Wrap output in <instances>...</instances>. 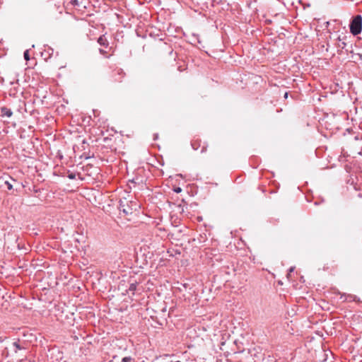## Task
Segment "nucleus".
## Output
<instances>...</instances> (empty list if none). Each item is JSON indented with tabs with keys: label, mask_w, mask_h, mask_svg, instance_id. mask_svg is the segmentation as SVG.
Listing matches in <instances>:
<instances>
[{
	"label": "nucleus",
	"mask_w": 362,
	"mask_h": 362,
	"mask_svg": "<svg viewBox=\"0 0 362 362\" xmlns=\"http://www.w3.org/2000/svg\"><path fill=\"white\" fill-rule=\"evenodd\" d=\"M5 184L7 185L8 189H11L13 188V185L9 182L6 181Z\"/></svg>",
	"instance_id": "obj_13"
},
{
	"label": "nucleus",
	"mask_w": 362,
	"mask_h": 362,
	"mask_svg": "<svg viewBox=\"0 0 362 362\" xmlns=\"http://www.w3.org/2000/svg\"><path fill=\"white\" fill-rule=\"evenodd\" d=\"M100 54H105L106 53V51H105V50H104L103 49H100Z\"/></svg>",
	"instance_id": "obj_16"
},
{
	"label": "nucleus",
	"mask_w": 362,
	"mask_h": 362,
	"mask_svg": "<svg viewBox=\"0 0 362 362\" xmlns=\"http://www.w3.org/2000/svg\"><path fill=\"white\" fill-rule=\"evenodd\" d=\"M83 0H71V3L74 5V6H77L78 7H81V6H83V7H86V6L83 4Z\"/></svg>",
	"instance_id": "obj_6"
},
{
	"label": "nucleus",
	"mask_w": 362,
	"mask_h": 362,
	"mask_svg": "<svg viewBox=\"0 0 362 362\" xmlns=\"http://www.w3.org/2000/svg\"><path fill=\"white\" fill-rule=\"evenodd\" d=\"M121 362H135L134 359L130 356H124L122 358Z\"/></svg>",
	"instance_id": "obj_9"
},
{
	"label": "nucleus",
	"mask_w": 362,
	"mask_h": 362,
	"mask_svg": "<svg viewBox=\"0 0 362 362\" xmlns=\"http://www.w3.org/2000/svg\"><path fill=\"white\" fill-rule=\"evenodd\" d=\"M23 57H24V59H25L26 61H28V60L30 59L29 49H26V50L24 52Z\"/></svg>",
	"instance_id": "obj_12"
},
{
	"label": "nucleus",
	"mask_w": 362,
	"mask_h": 362,
	"mask_svg": "<svg viewBox=\"0 0 362 362\" xmlns=\"http://www.w3.org/2000/svg\"><path fill=\"white\" fill-rule=\"evenodd\" d=\"M119 210V214L122 213L124 216L131 215L132 214V209L129 206H125L122 202H120Z\"/></svg>",
	"instance_id": "obj_1"
},
{
	"label": "nucleus",
	"mask_w": 362,
	"mask_h": 362,
	"mask_svg": "<svg viewBox=\"0 0 362 362\" xmlns=\"http://www.w3.org/2000/svg\"><path fill=\"white\" fill-rule=\"evenodd\" d=\"M129 281L126 280H122L119 284L118 285V290L121 291L122 294L125 293H128V287H129Z\"/></svg>",
	"instance_id": "obj_3"
},
{
	"label": "nucleus",
	"mask_w": 362,
	"mask_h": 362,
	"mask_svg": "<svg viewBox=\"0 0 362 362\" xmlns=\"http://www.w3.org/2000/svg\"><path fill=\"white\" fill-rule=\"evenodd\" d=\"M13 346L15 347V351L17 352L18 350H21L23 348L21 346L18 342H13Z\"/></svg>",
	"instance_id": "obj_11"
},
{
	"label": "nucleus",
	"mask_w": 362,
	"mask_h": 362,
	"mask_svg": "<svg viewBox=\"0 0 362 362\" xmlns=\"http://www.w3.org/2000/svg\"><path fill=\"white\" fill-rule=\"evenodd\" d=\"M351 23H362V16L361 15L356 16L351 20Z\"/></svg>",
	"instance_id": "obj_8"
},
{
	"label": "nucleus",
	"mask_w": 362,
	"mask_h": 362,
	"mask_svg": "<svg viewBox=\"0 0 362 362\" xmlns=\"http://www.w3.org/2000/svg\"><path fill=\"white\" fill-rule=\"evenodd\" d=\"M253 31H254V30H252V29L251 30H250V33L251 34H252Z\"/></svg>",
	"instance_id": "obj_20"
},
{
	"label": "nucleus",
	"mask_w": 362,
	"mask_h": 362,
	"mask_svg": "<svg viewBox=\"0 0 362 362\" xmlns=\"http://www.w3.org/2000/svg\"><path fill=\"white\" fill-rule=\"evenodd\" d=\"M181 188L180 187H177L176 189H175V192H177V193H179L181 192Z\"/></svg>",
	"instance_id": "obj_15"
},
{
	"label": "nucleus",
	"mask_w": 362,
	"mask_h": 362,
	"mask_svg": "<svg viewBox=\"0 0 362 362\" xmlns=\"http://www.w3.org/2000/svg\"><path fill=\"white\" fill-rule=\"evenodd\" d=\"M98 42L101 45H105L107 43V40L104 37H100Z\"/></svg>",
	"instance_id": "obj_10"
},
{
	"label": "nucleus",
	"mask_w": 362,
	"mask_h": 362,
	"mask_svg": "<svg viewBox=\"0 0 362 362\" xmlns=\"http://www.w3.org/2000/svg\"><path fill=\"white\" fill-rule=\"evenodd\" d=\"M243 25H244V27H246V25H247V24H243ZM240 30H245V33H249V30H248V29H247V28H245H245H240Z\"/></svg>",
	"instance_id": "obj_14"
},
{
	"label": "nucleus",
	"mask_w": 362,
	"mask_h": 362,
	"mask_svg": "<svg viewBox=\"0 0 362 362\" xmlns=\"http://www.w3.org/2000/svg\"><path fill=\"white\" fill-rule=\"evenodd\" d=\"M175 362H181V361H175Z\"/></svg>",
	"instance_id": "obj_23"
},
{
	"label": "nucleus",
	"mask_w": 362,
	"mask_h": 362,
	"mask_svg": "<svg viewBox=\"0 0 362 362\" xmlns=\"http://www.w3.org/2000/svg\"><path fill=\"white\" fill-rule=\"evenodd\" d=\"M345 46H346V43H345V42H342V46H341V47H342V48H344Z\"/></svg>",
	"instance_id": "obj_18"
},
{
	"label": "nucleus",
	"mask_w": 362,
	"mask_h": 362,
	"mask_svg": "<svg viewBox=\"0 0 362 362\" xmlns=\"http://www.w3.org/2000/svg\"><path fill=\"white\" fill-rule=\"evenodd\" d=\"M117 357H118V356H117V355H115L114 358H117Z\"/></svg>",
	"instance_id": "obj_22"
},
{
	"label": "nucleus",
	"mask_w": 362,
	"mask_h": 362,
	"mask_svg": "<svg viewBox=\"0 0 362 362\" xmlns=\"http://www.w3.org/2000/svg\"><path fill=\"white\" fill-rule=\"evenodd\" d=\"M136 286L135 284H134V283L129 284L128 289H127L128 290L127 293H129L131 292L132 294H134V292L136 290Z\"/></svg>",
	"instance_id": "obj_7"
},
{
	"label": "nucleus",
	"mask_w": 362,
	"mask_h": 362,
	"mask_svg": "<svg viewBox=\"0 0 362 362\" xmlns=\"http://www.w3.org/2000/svg\"><path fill=\"white\" fill-rule=\"evenodd\" d=\"M69 177L70 178H71V179H72V178H74V176H73V175H70Z\"/></svg>",
	"instance_id": "obj_21"
},
{
	"label": "nucleus",
	"mask_w": 362,
	"mask_h": 362,
	"mask_svg": "<svg viewBox=\"0 0 362 362\" xmlns=\"http://www.w3.org/2000/svg\"><path fill=\"white\" fill-rule=\"evenodd\" d=\"M13 115V112L11 109H8L6 107H3L1 108V116L2 117H11Z\"/></svg>",
	"instance_id": "obj_4"
},
{
	"label": "nucleus",
	"mask_w": 362,
	"mask_h": 362,
	"mask_svg": "<svg viewBox=\"0 0 362 362\" xmlns=\"http://www.w3.org/2000/svg\"><path fill=\"white\" fill-rule=\"evenodd\" d=\"M117 346L119 347V349L120 351H124L127 349V344L124 340H119L118 344H117Z\"/></svg>",
	"instance_id": "obj_5"
},
{
	"label": "nucleus",
	"mask_w": 362,
	"mask_h": 362,
	"mask_svg": "<svg viewBox=\"0 0 362 362\" xmlns=\"http://www.w3.org/2000/svg\"><path fill=\"white\" fill-rule=\"evenodd\" d=\"M350 31L354 35H356L361 32L362 24H349Z\"/></svg>",
	"instance_id": "obj_2"
},
{
	"label": "nucleus",
	"mask_w": 362,
	"mask_h": 362,
	"mask_svg": "<svg viewBox=\"0 0 362 362\" xmlns=\"http://www.w3.org/2000/svg\"><path fill=\"white\" fill-rule=\"evenodd\" d=\"M284 97H285V98H287V97H288V93H285Z\"/></svg>",
	"instance_id": "obj_19"
},
{
	"label": "nucleus",
	"mask_w": 362,
	"mask_h": 362,
	"mask_svg": "<svg viewBox=\"0 0 362 362\" xmlns=\"http://www.w3.org/2000/svg\"><path fill=\"white\" fill-rule=\"evenodd\" d=\"M293 270H294V267H291L289 269V272H293Z\"/></svg>",
	"instance_id": "obj_17"
}]
</instances>
